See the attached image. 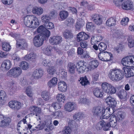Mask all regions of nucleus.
Returning a JSON list of instances; mask_svg holds the SVG:
<instances>
[{"instance_id": "obj_1", "label": "nucleus", "mask_w": 134, "mask_h": 134, "mask_svg": "<svg viewBox=\"0 0 134 134\" xmlns=\"http://www.w3.org/2000/svg\"><path fill=\"white\" fill-rule=\"evenodd\" d=\"M130 72V69L124 67L121 70L119 69H111L109 72V77L113 81H118L122 79L126 74V77H129L132 76Z\"/></svg>"}, {"instance_id": "obj_2", "label": "nucleus", "mask_w": 134, "mask_h": 134, "mask_svg": "<svg viewBox=\"0 0 134 134\" xmlns=\"http://www.w3.org/2000/svg\"><path fill=\"white\" fill-rule=\"evenodd\" d=\"M89 37V35L83 32L79 33L77 35V41H81L80 45L81 48H86L88 46L87 41L85 40H87Z\"/></svg>"}, {"instance_id": "obj_3", "label": "nucleus", "mask_w": 134, "mask_h": 134, "mask_svg": "<svg viewBox=\"0 0 134 134\" xmlns=\"http://www.w3.org/2000/svg\"><path fill=\"white\" fill-rule=\"evenodd\" d=\"M21 72L20 68L17 67L12 68L7 72V74L8 76L16 77L19 76Z\"/></svg>"}, {"instance_id": "obj_4", "label": "nucleus", "mask_w": 134, "mask_h": 134, "mask_svg": "<svg viewBox=\"0 0 134 134\" xmlns=\"http://www.w3.org/2000/svg\"><path fill=\"white\" fill-rule=\"evenodd\" d=\"M122 65L125 66L130 67L134 65V56H130L123 58L122 60Z\"/></svg>"}, {"instance_id": "obj_5", "label": "nucleus", "mask_w": 134, "mask_h": 134, "mask_svg": "<svg viewBox=\"0 0 134 134\" xmlns=\"http://www.w3.org/2000/svg\"><path fill=\"white\" fill-rule=\"evenodd\" d=\"M44 35L41 36L37 35L34 37L33 43L34 45L36 47H40L43 44L44 40H46L48 38L44 36Z\"/></svg>"}, {"instance_id": "obj_6", "label": "nucleus", "mask_w": 134, "mask_h": 134, "mask_svg": "<svg viewBox=\"0 0 134 134\" xmlns=\"http://www.w3.org/2000/svg\"><path fill=\"white\" fill-rule=\"evenodd\" d=\"M112 54L110 52L106 51L98 54L99 59L103 61H109L112 57Z\"/></svg>"}, {"instance_id": "obj_7", "label": "nucleus", "mask_w": 134, "mask_h": 134, "mask_svg": "<svg viewBox=\"0 0 134 134\" xmlns=\"http://www.w3.org/2000/svg\"><path fill=\"white\" fill-rule=\"evenodd\" d=\"M90 19L97 25H100L103 22V16L102 15L98 14H94L91 15Z\"/></svg>"}, {"instance_id": "obj_8", "label": "nucleus", "mask_w": 134, "mask_h": 134, "mask_svg": "<svg viewBox=\"0 0 134 134\" xmlns=\"http://www.w3.org/2000/svg\"><path fill=\"white\" fill-rule=\"evenodd\" d=\"M37 32L40 33L38 35L41 36L44 35V36L48 38L50 36V32L43 25L40 26L37 29Z\"/></svg>"}, {"instance_id": "obj_9", "label": "nucleus", "mask_w": 134, "mask_h": 134, "mask_svg": "<svg viewBox=\"0 0 134 134\" xmlns=\"http://www.w3.org/2000/svg\"><path fill=\"white\" fill-rule=\"evenodd\" d=\"M106 103L111 107V109L114 111V109L116 106V102L114 98L109 95L105 99Z\"/></svg>"}, {"instance_id": "obj_10", "label": "nucleus", "mask_w": 134, "mask_h": 134, "mask_svg": "<svg viewBox=\"0 0 134 134\" xmlns=\"http://www.w3.org/2000/svg\"><path fill=\"white\" fill-rule=\"evenodd\" d=\"M8 104L10 108L14 110H18L21 108V103L17 101H11L9 102Z\"/></svg>"}, {"instance_id": "obj_11", "label": "nucleus", "mask_w": 134, "mask_h": 134, "mask_svg": "<svg viewBox=\"0 0 134 134\" xmlns=\"http://www.w3.org/2000/svg\"><path fill=\"white\" fill-rule=\"evenodd\" d=\"M93 47L96 50L98 49L99 50V52L98 54H99L102 53H104L105 52V51L107 49V46L105 43L101 42L98 45V46L96 45H93Z\"/></svg>"}, {"instance_id": "obj_12", "label": "nucleus", "mask_w": 134, "mask_h": 134, "mask_svg": "<svg viewBox=\"0 0 134 134\" xmlns=\"http://www.w3.org/2000/svg\"><path fill=\"white\" fill-rule=\"evenodd\" d=\"M105 109L100 107H94L92 109V112L93 115L96 116H101Z\"/></svg>"}, {"instance_id": "obj_13", "label": "nucleus", "mask_w": 134, "mask_h": 134, "mask_svg": "<svg viewBox=\"0 0 134 134\" xmlns=\"http://www.w3.org/2000/svg\"><path fill=\"white\" fill-rule=\"evenodd\" d=\"M34 17L33 16L27 15L24 17V24L27 27H30V26H32L33 23L32 21Z\"/></svg>"}, {"instance_id": "obj_14", "label": "nucleus", "mask_w": 134, "mask_h": 134, "mask_svg": "<svg viewBox=\"0 0 134 134\" xmlns=\"http://www.w3.org/2000/svg\"><path fill=\"white\" fill-rule=\"evenodd\" d=\"M62 38L59 36H53L50 38L49 41L50 43L52 44H59L62 42Z\"/></svg>"}, {"instance_id": "obj_15", "label": "nucleus", "mask_w": 134, "mask_h": 134, "mask_svg": "<svg viewBox=\"0 0 134 134\" xmlns=\"http://www.w3.org/2000/svg\"><path fill=\"white\" fill-rule=\"evenodd\" d=\"M132 2L130 1L127 0L124 2L122 4V8L125 10H129L132 8Z\"/></svg>"}, {"instance_id": "obj_16", "label": "nucleus", "mask_w": 134, "mask_h": 134, "mask_svg": "<svg viewBox=\"0 0 134 134\" xmlns=\"http://www.w3.org/2000/svg\"><path fill=\"white\" fill-rule=\"evenodd\" d=\"M16 47L19 49H22V48H26L27 46V44L25 41L23 39H19L16 40Z\"/></svg>"}, {"instance_id": "obj_17", "label": "nucleus", "mask_w": 134, "mask_h": 134, "mask_svg": "<svg viewBox=\"0 0 134 134\" xmlns=\"http://www.w3.org/2000/svg\"><path fill=\"white\" fill-rule=\"evenodd\" d=\"M112 110L110 108H107L105 109L104 112H103V114L100 117L101 119H106L109 118L110 115L112 114V113L110 111Z\"/></svg>"}, {"instance_id": "obj_18", "label": "nucleus", "mask_w": 134, "mask_h": 134, "mask_svg": "<svg viewBox=\"0 0 134 134\" xmlns=\"http://www.w3.org/2000/svg\"><path fill=\"white\" fill-rule=\"evenodd\" d=\"M58 89L61 92H64L67 90L66 84L64 81H60L58 83Z\"/></svg>"}, {"instance_id": "obj_19", "label": "nucleus", "mask_w": 134, "mask_h": 134, "mask_svg": "<svg viewBox=\"0 0 134 134\" xmlns=\"http://www.w3.org/2000/svg\"><path fill=\"white\" fill-rule=\"evenodd\" d=\"M43 75V71L41 69H36L33 72L32 76L35 79H38Z\"/></svg>"}, {"instance_id": "obj_20", "label": "nucleus", "mask_w": 134, "mask_h": 134, "mask_svg": "<svg viewBox=\"0 0 134 134\" xmlns=\"http://www.w3.org/2000/svg\"><path fill=\"white\" fill-rule=\"evenodd\" d=\"M117 95L123 101H125L127 99V93L126 91L124 90L120 91L118 93Z\"/></svg>"}, {"instance_id": "obj_21", "label": "nucleus", "mask_w": 134, "mask_h": 134, "mask_svg": "<svg viewBox=\"0 0 134 134\" xmlns=\"http://www.w3.org/2000/svg\"><path fill=\"white\" fill-rule=\"evenodd\" d=\"M36 57V55L33 52H32L27 54L25 58L27 60L33 62L35 60Z\"/></svg>"}, {"instance_id": "obj_22", "label": "nucleus", "mask_w": 134, "mask_h": 134, "mask_svg": "<svg viewBox=\"0 0 134 134\" xmlns=\"http://www.w3.org/2000/svg\"><path fill=\"white\" fill-rule=\"evenodd\" d=\"M11 65L10 60H6L3 61L1 65V68H4L5 70H8L10 68Z\"/></svg>"}, {"instance_id": "obj_23", "label": "nucleus", "mask_w": 134, "mask_h": 134, "mask_svg": "<svg viewBox=\"0 0 134 134\" xmlns=\"http://www.w3.org/2000/svg\"><path fill=\"white\" fill-rule=\"evenodd\" d=\"M75 107L74 103L69 102L65 104L64 107L66 111L70 112L74 110Z\"/></svg>"}, {"instance_id": "obj_24", "label": "nucleus", "mask_w": 134, "mask_h": 134, "mask_svg": "<svg viewBox=\"0 0 134 134\" xmlns=\"http://www.w3.org/2000/svg\"><path fill=\"white\" fill-rule=\"evenodd\" d=\"M29 110L31 112L36 114V115L37 116V114L40 113L41 111V109L35 106H32L30 107Z\"/></svg>"}, {"instance_id": "obj_25", "label": "nucleus", "mask_w": 134, "mask_h": 134, "mask_svg": "<svg viewBox=\"0 0 134 134\" xmlns=\"http://www.w3.org/2000/svg\"><path fill=\"white\" fill-rule=\"evenodd\" d=\"M94 95L98 98H100L103 96V93L101 89L99 88H95L93 92Z\"/></svg>"}, {"instance_id": "obj_26", "label": "nucleus", "mask_w": 134, "mask_h": 134, "mask_svg": "<svg viewBox=\"0 0 134 134\" xmlns=\"http://www.w3.org/2000/svg\"><path fill=\"white\" fill-rule=\"evenodd\" d=\"M86 63L85 62L79 64L78 66L79 67L77 68V71L78 72L83 73L86 69Z\"/></svg>"}, {"instance_id": "obj_27", "label": "nucleus", "mask_w": 134, "mask_h": 134, "mask_svg": "<svg viewBox=\"0 0 134 134\" xmlns=\"http://www.w3.org/2000/svg\"><path fill=\"white\" fill-rule=\"evenodd\" d=\"M63 35L66 38L68 39H71L73 37V34L71 30H66L63 33Z\"/></svg>"}, {"instance_id": "obj_28", "label": "nucleus", "mask_w": 134, "mask_h": 134, "mask_svg": "<svg viewBox=\"0 0 134 134\" xmlns=\"http://www.w3.org/2000/svg\"><path fill=\"white\" fill-rule=\"evenodd\" d=\"M59 15L61 20L64 21L68 17L69 13L67 11L62 10L60 12Z\"/></svg>"}, {"instance_id": "obj_29", "label": "nucleus", "mask_w": 134, "mask_h": 134, "mask_svg": "<svg viewBox=\"0 0 134 134\" xmlns=\"http://www.w3.org/2000/svg\"><path fill=\"white\" fill-rule=\"evenodd\" d=\"M57 81V79L55 77H53L47 83L48 86L51 88L55 86L56 85Z\"/></svg>"}, {"instance_id": "obj_30", "label": "nucleus", "mask_w": 134, "mask_h": 134, "mask_svg": "<svg viewBox=\"0 0 134 134\" xmlns=\"http://www.w3.org/2000/svg\"><path fill=\"white\" fill-rule=\"evenodd\" d=\"M110 85L111 84L106 82L102 83V88L103 91L107 93L108 91L109 92V89Z\"/></svg>"}, {"instance_id": "obj_31", "label": "nucleus", "mask_w": 134, "mask_h": 134, "mask_svg": "<svg viewBox=\"0 0 134 134\" xmlns=\"http://www.w3.org/2000/svg\"><path fill=\"white\" fill-rule=\"evenodd\" d=\"M68 67L69 71L70 73L74 74L76 68L75 64L72 63H69L68 64Z\"/></svg>"}, {"instance_id": "obj_32", "label": "nucleus", "mask_w": 134, "mask_h": 134, "mask_svg": "<svg viewBox=\"0 0 134 134\" xmlns=\"http://www.w3.org/2000/svg\"><path fill=\"white\" fill-rule=\"evenodd\" d=\"M10 121V119L9 118H5L4 120L0 122V126L2 127H5L8 126Z\"/></svg>"}, {"instance_id": "obj_33", "label": "nucleus", "mask_w": 134, "mask_h": 134, "mask_svg": "<svg viewBox=\"0 0 134 134\" xmlns=\"http://www.w3.org/2000/svg\"><path fill=\"white\" fill-rule=\"evenodd\" d=\"M43 10L41 7L38 8L37 7H34L32 9V12L35 14L38 15H40L43 13Z\"/></svg>"}, {"instance_id": "obj_34", "label": "nucleus", "mask_w": 134, "mask_h": 134, "mask_svg": "<svg viewBox=\"0 0 134 134\" xmlns=\"http://www.w3.org/2000/svg\"><path fill=\"white\" fill-rule=\"evenodd\" d=\"M116 24V21L115 19L112 17L109 19L106 23V25L109 26H114Z\"/></svg>"}, {"instance_id": "obj_35", "label": "nucleus", "mask_w": 134, "mask_h": 134, "mask_svg": "<svg viewBox=\"0 0 134 134\" xmlns=\"http://www.w3.org/2000/svg\"><path fill=\"white\" fill-rule=\"evenodd\" d=\"M41 96L44 100L47 101L51 98V96L49 92L44 91L42 92Z\"/></svg>"}, {"instance_id": "obj_36", "label": "nucleus", "mask_w": 134, "mask_h": 134, "mask_svg": "<svg viewBox=\"0 0 134 134\" xmlns=\"http://www.w3.org/2000/svg\"><path fill=\"white\" fill-rule=\"evenodd\" d=\"M32 21H33V23L32 26H30V27L34 29L37 27L39 25V23L38 18L34 16Z\"/></svg>"}, {"instance_id": "obj_37", "label": "nucleus", "mask_w": 134, "mask_h": 134, "mask_svg": "<svg viewBox=\"0 0 134 134\" xmlns=\"http://www.w3.org/2000/svg\"><path fill=\"white\" fill-rule=\"evenodd\" d=\"M2 47L3 49L6 51H9L11 48L9 44L7 42H3Z\"/></svg>"}, {"instance_id": "obj_38", "label": "nucleus", "mask_w": 134, "mask_h": 134, "mask_svg": "<svg viewBox=\"0 0 134 134\" xmlns=\"http://www.w3.org/2000/svg\"><path fill=\"white\" fill-rule=\"evenodd\" d=\"M6 94L3 91H0V104H3L4 102V99L6 97Z\"/></svg>"}, {"instance_id": "obj_39", "label": "nucleus", "mask_w": 134, "mask_h": 134, "mask_svg": "<svg viewBox=\"0 0 134 134\" xmlns=\"http://www.w3.org/2000/svg\"><path fill=\"white\" fill-rule=\"evenodd\" d=\"M65 97L64 94L62 93L58 94L56 97V99L59 102H62L64 103L65 99Z\"/></svg>"}, {"instance_id": "obj_40", "label": "nucleus", "mask_w": 134, "mask_h": 134, "mask_svg": "<svg viewBox=\"0 0 134 134\" xmlns=\"http://www.w3.org/2000/svg\"><path fill=\"white\" fill-rule=\"evenodd\" d=\"M98 63L97 60H92L90 63L91 68L93 69L96 68L98 66Z\"/></svg>"}, {"instance_id": "obj_41", "label": "nucleus", "mask_w": 134, "mask_h": 134, "mask_svg": "<svg viewBox=\"0 0 134 134\" xmlns=\"http://www.w3.org/2000/svg\"><path fill=\"white\" fill-rule=\"evenodd\" d=\"M19 66L22 69L24 70L27 69L29 67L28 64L25 61H22L21 62Z\"/></svg>"}, {"instance_id": "obj_42", "label": "nucleus", "mask_w": 134, "mask_h": 134, "mask_svg": "<svg viewBox=\"0 0 134 134\" xmlns=\"http://www.w3.org/2000/svg\"><path fill=\"white\" fill-rule=\"evenodd\" d=\"M71 129L69 126H65L62 131L63 134H71Z\"/></svg>"}, {"instance_id": "obj_43", "label": "nucleus", "mask_w": 134, "mask_h": 134, "mask_svg": "<svg viewBox=\"0 0 134 134\" xmlns=\"http://www.w3.org/2000/svg\"><path fill=\"white\" fill-rule=\"evenodd\" d=\"M80 80L81 81L80 83L82 86L83 85L84 87H85L89 83V82L86 77H81L80 78Z\"/></svg>"}, {"instance_id": "obj_44", "label": "nucleus", "mask_w": 134, "mask_h": 134, "mask_svg": "<svg viewBox=\"0 0 134 134\" xmlns=\"http://www.w3.org/2000/svg\"><path fill=\"white\" fill-rule=\"evenodd\" d=\"M50 17L48 15H43L41 18V19L42 22L45 24L48 23L50 19Z\"/></svg>"}, {"instance_id": "obj_45", "label": "nucleus", "mask_w": 134, "mask_h": 134, "mask_svg": "<svg viewBox=\"0 0 134 134\" xmlns=\"http://www.w3.org/2000/svg\"><path fill=\"white\" fill-rule=\"evenodd\" d=\"M52 49L51 46H48L46 47V49L44 51V53L47 55H51V51Z\"/></svg>"}, {"instance_id": "obj_46", "label": "nucleus", "mask_w": 134, "mask_h": 134, "mask_svg": "<svg viewBox=\"0 0 134 134\" xmlns=\"http://www.w3.org/2000/svg\"><path fill=\"white\" fill-rule=\"evenodd\" d=\"M104 120H102L99 122L97 124L96 128L97 130H99L103 128V125H104L103 123Z\"/></svg>"}, {"instance_id": "obj_47", "label": "nucleus", "mask_w": 134, "mask_h": 134, "mask_svg": "<svg viewBox=\"0 0 134 134\" xmlns=\"http://www.w3.org/2000/svg\"><path fill=\"white\" fill-rule=\"evenodd\" d=\"M56 71V69L53 66L49 67L47 70L48 73L51 75H53Z\"/></svg>"}, {"instance_id": "obj_48", "label": "nucleus", "mask_w": 134, "mask_h": 134, "mask_svg": "<svg viewBox=\"0 0 134 134\" xmlns=\"http://www.w3.org/2000/svg\"><path fill=\"white\" fill-rule=\"evenodd\" d=\"M116 120L118 121H121L124 118L123 113L121 112H118L116 114Z\"/></svg>"}, {"instance_id": "obj_49", "label": "nucleus", "mask_w": 134, "mask_h": 134, "mask_svg": "<svg viewBox=\"0 0 134 134\" xmlns=\"http://www.w3.org/2000/svg\"><path fill=\"white\" fill-rule=\"evenodd\" d=\"M103 123L104 125H103V129L105 131H107L110 130V128L111 127V125H109L108 122L106 123L104 120Z\"/></svg>"}, {"instance_id": "obj_50", "label": "nucleus", "mask_w": 134, "mask_h": 134, "mask_svg": "<svg viewBox=\"0 0 134 134\" xmlns=\"http://www.w3.org/2000/svg\"><path fill=\"white\" fill-rule=\"evenodd\" d=\"M109 90V92L108 91L107 93L109 94H115L116 91V88L111 84Z\"/></svg>"}, {"instance_id": "obj_51", "label": "nucleus", "mask_w": 134, "mask_h": 134, "mask_svg": "<svg viewBox=\"0 0 134 134\" xmlns=\"http://www.w3.org/2000/svg\"><path fill=\"white\" fill-rule=\"evenodd\" d=\"M66 23L68 26H72L74 24V20L72 18H69L66 20Z\"/></svg>"}, {"instance_id": "obj_52", "label": "nucleus", "mask_w": 134, "mask_h": 134, "mask_svg": "<svg viewBox=\"0 0 134 134\" xmlns=\"http://www.w3.org/2000/svg\"><path fill=\"white\" fill-rule=\"evenodd\" d=\"M86 27L88 31L94 30L95 28L94 25L91 22L88 23L87 24Z\"/></svg>"}, {"instance_id": "obj_53", "label": "nucleus", "mask_w": 134, "mask_h": 134, "mask_svg": "<svg viewBox=\"0 0 134 134\" xmlns=\"http://www.w3.org/2000/svg\"><path fill=\"white\" fill-rule=\"evenodd\" d=\"M82 114L81 113H76L73 115V117L74 119L78 120H79V119L81 118L82 117Z\"/></svg>"}, {"instance_id": "obj_54", "label": "nucleus", "mask_w": 134, "mask_h": 134, "mask_svg": "<svg viewBox=\"0 0 134 134\" xmlns=\"http://www.w3.org/2000/svg\"><path fill=\"white\" fill-rule=\"evenodd\" d=\"M45 26L47 29H52L54 27V24L53 23L49 22L46 23Z\"/></svg>"}, {"instance_id": "obj_55", "label": "nucleus", "mask_w": 134, "mask_h": 134, "mask_svg": "<svg viewBox=\"0 0 134 134\" xmlns=\"http://www.w3.org/2000/svg\"><path fill=\"white\" fill-rule=\"evenodd\" d=\"M51 106L53 107L55 110H57L60 108L62 105L58 103H55L52 104Z\"/></svg>"}, {"instance_id": "obj_56", "label": "nucleus", "mask_w": 134, "mask_h": 134, "mask_svg": "<svg viewBox=\"0 0 134 134\" xmlns=\"http://www.w3.org/2000/svg\"><path fill=\"white\" fill-rule=\"evenodd\" d=\"M26 93L28 96L31 97H32L33 93L32 92L31 89L29 87H27L26 90Z\"/></svg>"}, {"instance_id": "obj_57", "label": "nucleus", "mask_w": 134, "mask_h": 134, "mask_svg": "<svg viewBox=\"0 0 134 134\" xmlns=\"http://www.w3.org/2000/svg\"><path fill=\"white\" fill-rule=\"evenodd\" d=\"M9 35L16 39V40H18V39L19 38L20 36V35L18 33L12 32L10 33Z\"/></svg>"}, {"instance_id": "obj_58", "label": "nucleus", "mask_w": 134, "mask_h": 134, "mask_svg": "<svg viewBox=\"0 0 134 134\" xmlns=\"http://www.w3.org/2000/svg\"><path fill=\"white\" fill-rule=\"evenodd\" d=\"M129 18L127 17L122 18L121 22V24L124 26L127 25L129 21Z\"/></svg>"}, {"instance_id": "obj_59", "label": "nucleus", "mask_w": 134, "mask_h": 134, "mask_svg": "<svg viewBox=\"0 0 134 134\" xmlns=\"http://www.w3.org/2000/svg\"><path fill=\"white\" fill-rule=\"evenodd\" d=\"M122 1L123 0H114V2L116 6L119 7L122 6Z\"/></svg>"}, {"instance_id": "obj_60", "label": "nucleus", "mask_w": 134, "mask_h": 134, "mask_svg": "<svg viewBox=\"0 0 134 134\" xmlns=\"http://www.w3.org/2000/svg\"><path fill=\"white\" fill-rule=\"evenodd\" d=\"M84 24L81 21H79L77 23V25H76V27L77 29L80 30L83 25Z\"/></svg>"}, {"instance_id": "obj_61", "label": "nucleus", "mask_w": 134, "mask_h": 134, "mask_svg": "<svg viewBox=\"0 0 134 134\" xmlns=\"http://www.w3.org/2000/svg\"><path fill=\"white\" fill-rule=\"evenodd\" d=\"M13 0H2V1L3 4L7 5H10L11 4Z\"/></svg>"}, {"instance_id": "obj_62", "label": "nucleus", "mask_w": 134, "mask_h": 134, "mask_svg": "<svg viewBox=\"0 0 134 134\" xmlns=\"http://www.w3.org/2000/svg\"><path fill=\"white\" fill-rule=\"evenodd\" d=\"M82 48L80 47H79L77 48V53L78 55H83L84 52L83 49Z\"/></svg>"}, {"instance_id": "obj_63", "label": "nucleus", "mask_w": 134, "mask_h": 134, "mask_svg": "<svg viewBox=\"0 0 134 134\" xmlns=\"http://www.w3.org/2000/svg\"><path fill=\"white\" fill-rule=\"evenodd\" d=\"M124 48V46H122L121 44H120L119 46V47H115L114 48V50L116 51H117L118 53H119V50L120 49L121 50L123 49Z\"/></svg>"}, {"instance_id": "obj_64", "label": "nucleus", "mask_w": 134, "mask_h": 134, "mask_svg": "<svg viewBox=\"0 0 134 134\" xmlns=\"http://www.w3.org/2000/svg\"><path fill=\"white\" fill-rule=\"evenodd\" d=\"M57 15V14L54 11H51L49 13V15L52 18H55Z\"/></svg>"}]
</instances>
